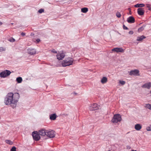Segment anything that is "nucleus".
Returning <instances> with one entry per match:
<instances>
[{
    "label": "nucleus",
    "instance_id": "423d86ee",
    "mask_svg": "<svg viewBox=\"0 0 151 151\" xmlns=\"http://www.w3.org/2000/svg\"><path fill=\"white\" fill-rule=\"evenodd\" d=\"M32 135L35 141L39 140L40 138L39 134H38L37 131L32 132Z\"/></svg>",
    "mask_w": 151,
    "mask_h": 151
},
{
    "label": "nucleus",
    "instance_id": "20e7f679",
    "mask_svg": "<svg viewBox=\"0 0 151 151\" xmlns=\"http://www.w3.org/2000/svg\"><path fill=\"white\" fill-rule=\"evenodd\" d=\"M55 135V132L53 130H47L46 135L50 138H54Z\"/></svg>",
    "mask_w": 151,
    "mask_h": 151
},
{
    "label": "nucleus",
    "instance_id": "bb28decb",
    "mask_svg": "<svg viewBox=\"0 0 151 151\" xmlns=\"http://www.w3.org/2000/svg\"><path fill=\"white\" fill-rule=\"evenodd\" d=\"M116 16L118 18H120L121 16V15L120 12H117L116 14Z\"/></svg>",
    "mask_w": 151,
    "mask_h": 151
},
{
    "label": "nucleus",
    "instance_id": "6e6552de",
    "mask_svg": "<svg viewBox=\"0 0 151 151\" xmlns=\"http://www.w3.org/2000/svg\"><path fill=\"white\" fill-rule=\"evenodd\" d=\"M98 108V105L96 104L93 103L89 107V109L91 111L97 110Z\"/></svg>",
    "mask_w": 151,
    "mask_h": 151
},
{
    "label": "nucleus",
    "instance_id": "4468645a",
    "mask_svg": "<svg viewBox=\"0 0 151 151\" xmlns=\"http://www.w3.org/2000/svg\"><path fill=\"white\" fill-rule=\"evenodd\" d=\"M39 134L40 135L44 136L47 134V130L45 129H42L39 131Z\"/></svg>",
    "mask_w": 151,
    "mask_h": 151
},
{
    "label": "nucleus",
    "instance_id": "393cba45",
    "mask_svg": "<svg viewBox=\"0 0 151 151\" xmlns=\"http://www.w3.org/2000/svg\"><path fill=\"white\" fill-rule=\"evenodd\" d=\"M145 27V25H144L143 26H142L139 27L138 29V31L139 32H141L144 29V28Z\"/></svg>",
    "mask_w": 151,
    "mask_h": 151
},
{
    "label": "nucleus",
    "instance_id": "cd10ccee",
    "mask_svg": "<svg viewBox=\"0 0 151 151\" xmlns=\"http://www.w3.org/2000/svg\"><path fill=\"white\" fill-rule=\"evenodd\" d=\"M9 41L10 42H14L15 41V40L13 38H11L9 39Z\"/></svg>",
    "mask_w": 151,
    "mask_h": 151
},
{
    "label": "nucleus",
    "instance_id": "c85d7f7f",
    "mask_svg": "<svg viewBox=\"0 0 151 151\" xmlns=\"http://www.w3.org/2000/svg\"><path fill=\"white\" fill-rule=\"evenodd\" d=\"M146 129L148 131H151V125L150 126H148L147 127Z\"/></svg>",
    "mask_w": 151,
    "mask_h": 151
},
{
    "label": "nucleus",
    "instance_id": "f03ea898",
    "mask_svg": "<svg viewBox=\"0 0 151 151\" xmlns=\"http://www.w3.org/2000/svg\"><path fill=\"white\" fill-rule=\"evenodd\" d=\"M73 61L74 60L73 58L70 57L62 61V65L63 67H65L72 65Z\"/></svg>",
    "mask_w": 151,
    "mask_h": 151
},
{
    "label": "nucleus",
    "instance_id": "c756f323",
    "mask_svg": "<svg viewBox=\"0 0 151 151\" xmlns=\"http://www.w3.org/2000/svg\"><path fill=\"white\" fill-rule=\"evenodd\" d=\"M10 151H16V147L15 146H13L11 149Z\"/></svg>",
    "mask_w": 151,
    "mask_h": 151
},
{
    "label": "nucleus",
    "instance_id": "dca6fc26",
    "mask_svg": "<svg viewBox=\"0 0 151 151\" xmlns=\"http://www.w3.org/2000/svg\"><path fill=\"white\" fill-rule=\"evenodd\" d=\"M57 117V115L55 113L50 115V119L52 120H55Z\"/></svg>",
    "mask_w": 151,
    "mask_h": 151
},
{
    "label": "nucleus",
    "instance_id": "c9c22d12",
    "mask_svg": "<svg viewBox=\"0 0 151 151\" xmlns=\"http://www.w3.org/2000/svg\"><path fill=\"white\" fill-rule=\"evenodd\" d=\"M129 33L130 35H132L133 34V32L132 31H130L129 32Z\"/></svg>",
    "mask_w": 151,
    "mask_h": 151
},
{
    "label": "nucleus",
    "instance_id": "ea45409f",
    "mask_svg": "<svg viewBox=\"0 0 151 151\" xmlns=\"http://www.w3.org/2000/svg\"><path fill=\"white\" fill-rule=\"evenodd\" d=\"M2 24V23L0 21V26Z\"/></svg>",
    "mask_w": 151,
    "mask_h": 151
},
{
    "label": "nucleus",
    "instance_id": "2eb2a0df",
    "mask_svg": "<svg viewBox=\"0 0 151 151\" xmlns=\"http://www.w3.org/2000/svg\"><path fill=\"white\" fill-rule=\"evenodd\" d=\"M144 11L143 9L139 8L137 9V13L139 15H142L144 14Z\"/></svg>",
    "mask_w": 151,
    "mask_h": 151
},
{
    "label": "nucleus",
    "instance_id": "f8f14e48",
    "mask_svg": "<svg viewBox=\"0 0 151 151\" xmlns=\"http://www.w3.org/2000/svg\"><path fill=\"white\" fill-rule=\"evenodd\" d=\"M36 52V50L34 49L29 48L27 50L28 53L31 55L35 54Z\"/></svg>",
    "mask_w": 151,
    "mask_h": 151
},
{
    "label": "nucleus",
    "instance_id": "a211bd4d",
    "mask_svg": "<svg viewBox=\"0 0 151 151\" xmlns=\"http://www.w3.org/2000/svg\"><path fill=\"white\" fill-rule=\"evenodd\" d=\"M135 129L137 130H140L142 128V126L139 124H137L135 126Z\"/></svg>",
    "mask_w": 151,
    "mask_h": 151
},
{
    "label": "nucleus",
    "instance_id": "aec40b11",
    "mask_svg": "<svg viewBox=\"0 0 151 151\" xmlns=\"http://www.w3.org/2000/svg\"><path fill=\"white\" fill-rule=\"evenodd\" d=\"M145 4H137L134 6L137 8L142 7L144 6Z\"/></svg>",
    "mask_w": 151,
    "mask_h": 151
},
{
    "label": "nucleus",
    "instance_id": "f257e3e1",
    "mask_svg": "<svg viewBox=\"0 0 151 151\" xmlns=\"http://www.w3.org/2000/svg\"><path fill=\"white\" fill-rule=\"evenodd\" d=\"M20 98L18 93H13L12 92L8 93L4 98V103L7 105H11L13 108H15Z\"/></svg>",
    "mask_w": 151,
    "mask_h": 151
},
{
    "label": "nucleus",
    "instance_id": "4c0bfd02",
    "mask_svg": "<svg viewBox=\"0 0 151 151\" xmlns=\"http://www.w3.org/2000/svg\"><path fill=\"white\" fill-rule=\"evenodd\" d=\"M36 41L37 43H39L40 41V40L39 39H37L36 40Z\"/></svg>",
    "mask_w": 151,
    "mask_h": 151
},
{
    "label": "nucleus",
    "instance_id": "473e14b6",
    "mask_svg": "<svg viewBox=\"0 0 151 151\" xmlns=\"http://www.w3.org/2000/svg\"><path fill=\"white\" fill-rule=\"evenodd\" d=\"M119 83L122 85H124L125 83V81H119Z\"/></svg>",
    "mask_w": 151,
    "mask_h": 151
},
{
    "label": "nucleus",
    "instance_id": "a19ab883",
    "mask_svg": "<svg viewBox=\"0 0 151 151\" xmlns=\"http://www.w3.org/2000/svg\"><path fill=\"white\" fill-rule=\"evenodd\" d=\"M131 151H137V150H132Z\"/></svg>",
    "mask_w": 151,
    "mask_h": 151
},
{
    "label": "nucleus",
    "instance_id": "b1692460",
    "mask_svg": "<svg viewBox=\"0 0 151 151\" xmlns=\"http://www.w3.org/2000/svg\"><path fill=\"white\" fill-rule=\"evenodd\" d=\"M6 142L10 145H12L13 144L12 142L10 140L7 139L5 140Z\"/></svg>",
    "mask_w": 151,
    "mask_h": 151
},
{
    "label": "nucleus",
    "instance_id": "e433bc0d",
    "mask_svg": "<svg viewBox=\"0 0 151 151\" xmlns=\"http://www.w3.org/2000/svg\"><path fill=\"white\" fill-rule=\"evenodd\" d=\"M21 35H22V36H25V33H24V32H22L21 33Z\"/></svg>",
    "mask_w": 151,
    "mask_h": 151
},
{
    "label": "nucleus",
    "instance_id": "0eeeda50",
    "mask_svg": "<svg viewBox=\"0 0 151 151\" xmlns=\"http://www.w3.org/2000/svg\"><path fill=\"white\" fill-rule=\"evenodd\" d=\"M129 75L130 76H139V71L137 69L132 70L130 72Z\"/></svg>",
    "mask_w": 151,
    "mask_h": 151
},
{
    "label": "nucleus",
    "instance_id": "72a5a7b5",
    "mask_svg": "<svg viewBox=\"0 0 151 151\" xmlns=\"http://www.w3.org/2000/svg\"><path fill=\"white\" fill-rule=\"evenodd\" d=\"M51 52H53V53H57V52L56 51L55 49H52V51H51Z\"/></svg>",
    "mask_w": 151,
    "mask_h": 151
},
{
    "label": "nucleus",
    "instance_id": "6ab92c4d",
    "mask_svg": "<svg viewBox=\"0 0 151 151\" xmlns=\"http://www.w3.org/2000/svg\"><path fill=\"white\" fill-rule=\"evenodd\" d=\"M146 38L143 35H142L140 36H138L137 37V40L138 41H141L143 39H145Z\"/></svg>",
    "mask_w": 151,
    "mask_h": 151
},
{
    "label": "nucleus",
    "instance_id": "39448f33",
    "mask_svg": "<svg viewBox=\"0 0 151 151\" xmlns=\"http://www.w3.org/2000/svg\"><path fill=\"white\" fill-rule=\"evenodd\" d=\"M11 73L10 71L8 70H5L0 73V77L4 78L9 76Z\"/></svg>",
    "mask_w": 151,
    "mask_h": 151
},
{
    "label": "nucleus",
    "instance_id": "ddd939ff",
    "mask_svg": "<svg viewBox=\"0 0 151 151\" xmlns=\"http://www.w3.org/2000/svg\"><path fill=\"white\" fill-rule=\"evenodd\" d=\"M127 22L129 23H133L135 22V19L132 16H130L128 18Z\"/></svg>",
    "mask_w": 151,
    "mask_h": 151
},
{
    "label": "nucleus",
    "instance_id": "2f4dec72",
    "mask_svg": "<svg viewBox=\"0 0 151 151\" xmlns=\"http://www.w3.org/2000/svg\"><path fill=\"white\" fill-rule=\"evenodd\" d=\"M44 12V10L43 9H39L38 12L40 13H42Z\"/></svg>",
    "mask_w": 151,
    "mask_h": 151
},
{
    "label": "nucleus",
    "instance_id": "9d476101",
    "mask_svg": "<svg viewBox=\"0 0 151 151\" xmlns=\"http://www.w3.org/2000/svg\"><path fill=\"white\" fill-rule=\"evenodd\" d=\"M65 54L64 53H61L56 55L57 59L59 60H62L65 57Z\"/></svg>",
    "mask_w": 151,
    "mask_h": 151
},
{
    "label": "nucleus",
    "instance_id": "1a4fd4ad",
    "mask_svg": "<svg viewBox=\"0 0 151 151\" xmlns=\"http://www.w3.org/2000/svg\"><path fill=\"white\" fill-rule=\"evenodd\" d=\"M142 87L143 88H147L150 89L151 87V82H148L145 83L142 86Z\"/></svg>",
    "mask_w": 151,
    "mask_h": 151
},
{
    "label": "nucleus",
    "instance_id": "f3484780",
    "mask_svg": "<svg viewBox=\"0 0 151 151\" xmlns=\"http://www.w3.org/2000/svg\"><path fill=\"white\" fill-rule=\"evenodd\" d=\"M107 81V78L106 77H103L101 80V82L102 84H104L106 83Z\"/></svg>",
    "mask_w": 151,
    "mask_h": 151
},
{
    "label": "nucleus",
    "instance_id": "4be33fe9",
    "mask_svg": "<svg viewBox=\"0 0 151 151\" xmlns=\"http://www.w3.org/2000/svg\"><path fill=\"white\" fill-rule=\"evenodd\" d=\"M145 107L151 110V104H145Z\"/></svg>",
    "mask_w": 151,
    "mask_h": 151
},
{
    "label": "nucleus",
    "instance_id": "a878e982",
    "mask_svg": "<svg viewBox=\"0 0 151 151\" xmlns=\"http://www.w3.org/2000/svg\"><path fill=\"white\" fill-rule=\"evenodd\" d=\"M6 48H5L1 47H0V52H2V51H5Z\"/></svg>",
    "mask_w": 151,
    "mask_h": 151
},
{
    "label": "nucleus",
    "instance_id": "412c9836",
    "mask_svg": "<svg viewBox=\"0 0 151 151\" xmlns=\"http://www.w3.org/2000/svg\"><path fill=\"white\" fill-rule=\"evenodd\" d=\"M16 81L18 83H20L22 82V79L21 77H19L17 78Z\"/></svg>",
    "mask_w": 151,
    "mask_h": 151
},
{
    "label": "nucleus",
    "instance_id": "7c9ffc66",
    "mask_svg": "<svg viewBox=\"0 0 151 151\" xmlns=\"http://www.w3.org/2000/svg\"><path fill=\"white\" fill-rule=\"evenodd\" d=\"M147 7L148 8V10L151 11V8L150 7V4H147L146 5Z\"/></svg>",
    "mask_w": 151,
    "mask_h": 151
},
{
    "label": "nucleus",
    "instance_id": "9b49d317",
    "mask_svg": "<svg viewBox=\"0 0 151 151\" xmlns=\"http://www.w3.org/2000/svg\"><path fill=\"white\" fill-rule=\"evenodd\" d=\"M112 51L113 52H124V50L121 48L116 47L112 49Z\"/></svg>",
    "mask_w": 151,
    "mask_h": 151
},
{
    "label": "nucleus",
    "instance_id": "58836bf2",
    "mask_svg": "<svg viewBox=\"0 0 151 151\" xmlns=\"http://www.w3.org/2000/svg\"><path fill=\"white\" fill-rule=\"evenodd\" d=\"M129 14L130 15L132 14L131 11H129Z\"/></svg>",
    "mask_w": 151,
    "mask_h": 151
},
{
    "label": "nucleus",
    "instance_id": "f704fd0d",
    "mask_svg": "<svg viewBox=\"0 0 151 151\" xmlns=\"http://www.w3.org/2000/svg\"><path fill=\"white\" fill-rule=\"evenodd\" d=\"M123 29H128V28L126 26H125L124 25H123Z\"/></svg>",
    "mask_w": 151,
    "mask_h": 151
},
{
    "label": "nucleus",
    "instance_id": "5701e85b",
    "mask_svg": "<svg viewBox=\"0 0 151 151\" xmlns=\"http://www.w3.org/2000/svg\"><path fill=\"white\" fill-rule=\"evenodd\" d=\"M88 8H83L81 9V12H82L84 13L87 12H88Z\"/></svg>",
    "mask_w": 151,
    "mask_h": 151
},
{
    "label": "nucleus",
    "instance_id": "7ed1b4c3",
    "mask_svg": "<svg viewBox=\"0 0 151 151\" xmlns=\"http://www.w3.org/2000/svg\"><path fill=\"white\" fill-rule=\"evenodd\" d=\"M122 119L120 115L119 114L114 115L112 119V122L114 123H117L120 122Z\"/></svg>",
    "mask_w": 151,
    "mask_h": 151
}]
</instances>
